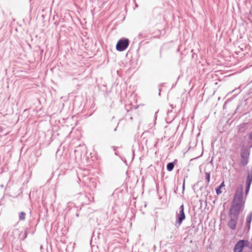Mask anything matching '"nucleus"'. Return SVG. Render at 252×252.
<instances>
[{"label": "nucleus", "instance_id": "nucleus-2", "mask_svg": "<svg viewBox=\"0 0 252 252\" xmlns=\"http://www.w3.org/2000/svg\"><path fill=\"white\" fill-rule=\"evenodd\" d=\"M240 211H232V209L229 211V218L230 220L227 223L228 227L231 229H235L236 228V224L237 223L238 215Z\"/></svg>", "mask_w": 252, "mask_h": 252}, {"label": "nucleus", "instance_id": "nucleus-3", "mask_svg": "<svg viewBox=\"0 0 252 252\" xmlns=\"http://www.w3.org/2000/svg\"><path fill=\"white\" fill-rule=\"evenodd\" d=\"M128 45L129 40L127 39H121L118 41L116 48L118 51H123L128 47Z\"/></svg>", "mask_w": 252, "mask_h": 252}, {"label": "nucleus", "instance_id": "nucleus-10", "mask_svg": "<svg viewBox=\"0 0 252 252\" xmlns=\"http://www.w3.org/2000/svg\"><path fill=\"white\" fill-rule=\"evenodd\" d=\"M25 213L23 212H21L19 215V219L22 220H24L25 219Z\"/></svg>", "mask_w": 252, "mask_h": 252}, {"label": "nucleus", "instance_id": "nucleus-5", "mask_svg": "<svg viewBox=\"0 0 252 252\" xmlns=\"http://www.w3.org/2000/svg\"><path fill=\"white\" fill-rule=\"evenodd\" d=\"M250 243L247 240H241L239 241L235 245L234 252H242L245 246H249Z\"/></svg>", "mask_w": 252, "mask_h": 252}, {"label": "nucleus", "instance_id": "nucleus-1", "mask_svg": "<svg viewBox=\"0 0 252 252\" xmlns=\"http://www.w3.org/2000/svg\"><path fill=\"white\" fill-rule=\"evenodd\" d=\"M243 191L242 186L237 188L230 208L232 211H240L243 209L245 204V200L243 198Z\"/></svg>", "mask_w": 252, "mask_h": 252}, {"label": "nucleus", "instance_id": "nucleus-4", "mask_svg": "<svg viewBox=\"0 0 252 252\" xmlns=\"http://www.w3.org/2000/svg\"><path fill=\"white\" fill-rule=\"evenodd\" d=\"M186 216L184 213V207L182 204L180 207V211L176 215V225L177 224L180 226L182 223L183 221L185 219Z\"/></svg>", "mask_w": 252, "mask_h": 252}, {"label": "nucleus", "instance_id": "nucleus-7", "mask_svg": "<svg viewBox=\"0 0 252 252\" xmlns=\"http://www.w3.org/2000/svg\"><path fill=\"white\" fill-rule=\"evenodd\" d=\"M252 220V212H251L247 217L246 227H247L248 229H249L250 228V223H251Z\"/></svg>", "mask_w": 252, "mask_h": 252}, {"label": "nucleus", "instance_id": "nucleus-12", "mask_svg": "<svg viewBox=\"0 0 252 252\" xmlns=\"http://www.w3.org/2000/svg\"><path fill=\"white\" fill-rule=\"evenodd\" d=\"M220 189L221 188H219L216 189V193H217V194H220L221 193V191L220 190Z\"/></svg>", "mask_w": 252, "mask_h": 252}, {"label": "nucleus", "instance_id": "nucleus-14", "mask_svg": "<svg viewBox=\"0 0 252 252\" xmlns=\"http://www.w3.org/2000/svg\"><path fill=\"white\" fill-rule=\"evenodd\" d=\"M224 183L222 182L220 185V186H219V188H221L222 187H224Z\"/></svg>", "mask_w": 252, "mask_h": 252}, {"label": "nucleus", "instance_id": "nucleus-13", "mask_svg": "<svg viewBox=\"0 0 252 252\" xmlns=\"http://www.w3.org/2000/svg\"><path fill=\"white\" fill-rule=\"evenodd\" d=\"M249 137L250 139L252 140V131L249 134Z\"/></svg>", "mask_w": 252, "mask_h": 252}, {"label": "nucleus", "instance_id": "nucleus-8", "mask_svg": "<svg viewBox=\"0 0 252 252\" xmlns=\"http://www.w3.org/2000/svg\"><path fill=\"white\" fill-rule=\"evenodd\" d=\"M174 166V162H170L167 165V169L169 171H171L173 170Z\"/></svg>", "mask_w": 252, "mask_h": 252}, {"label": "nucleus", "instance_id": "nucleus-11", "mask_svg": "<svg viewBox=\"0 0 252 252\" xmlns=\"http://www.w3.org/2000/svg\"><path fill=\"white\" fill-rule=\"evenodd\" d=\"M210 178V174L208 172L205 173V179L207 180V183H209Z\"/></svg>", "mask_w": 252, "mask_h": 252}, {"label": "nucleus", "instance_id": "nucleus-9", "mask_svg": "<svg viewBox=\"0 0 252 252\" xmlns=\"http://www.w3.org/2000/svg\"><path fill=\"white\" fill-rule=\"evenodd\" d=\"M248 163V158H241V164L242 166H244Z\"/></svg>", "mask_w": 252, "mask_h": 252}, {"label": "nucleus", "instance_id": "nucleus-6", "mask_svg": "<svg viewBox=\"0 0 252 252\" xmlns=\"http://www.w3.org/2000/svg\"><path fill=\"white\" fill-rule=\"evenodd\" d=\"M252 182V166L251 168V171H249L248 173V176L246 179V190H245V194L246 195H247L249 191V189L250 188Z\"/></svg>", "mask_w": 252, "mask_h": 252}]
</instances>
